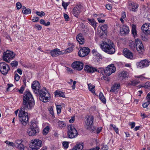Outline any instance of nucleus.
Segmentation results:
<instances>
[{"instance_id": "nucleus-35", "label": "nucleus", "mask_w": 150, "mask_h": 150, "mask_svg": "<svg viewBox=\"0 0 150 150\" xmlns=\"http://www.w3.org/2000/svg\"><path fill=\"white\" fill-rule=\"evenodd\" d=\"M58 126L62 128L66 126V123L63 121H59L58 122Z\"/></svg>"}, {"instance_id": "nucleus-38", "label": "nucleus", "mask_w": 150, "mask_h": 150, "mask_svg": "<svg viewBox=\"0 0 150 150\" xmlns=\"http://www.w3.org/2000/svg\"><path fill=\"white\" fill-rule=\"evenodd\" d=\"M141 87H144L146 89H150V82L147 81L146 82L143 86H142Z\"/></svg>"}, {"instance_id": "nucleus-15", "label": "nucleus", "mask_w": 150, "mask_h": 150, "mask_svg": "<svg viewBox=\"0 0 150 150\" xmlns=\"http://www.w3.org/2000/svg\"><path fill=\"white\" fill-rule=\"evenodd\" d=\"M82 6L78 4L74 7L72 13L74 16L76 18H78L79 15L81 12V9Z\"/></svg>"}, {"instance_id": "nucleus-24", "label": "nucleus", "mask_w": 150, "mask_h": 150, "mask_svg": "<svg viewBox=\"0 0 150 150\" xmlns=\"http://www.w3.org/2000/svg\"><path fill=\"white\" fill-rule=\"evenodd\" d=\"M76 39L79 43L81 45L83 44L84 42V39L82 34H79L77 35Z\"/></svg>"}, {"instance_id": "nucleus-6", "label": "nucleus", "mask_w": 150, "mask_h": 150, "mask_svg": "<svg viewBox=\"0 0 150 150\" xmlns=\"http://www.w3.org/2000/svg\"><path fill=\"white\" fill-rule=\"evenodd\" d=\"M42 142L38 139H33L29 144L32 150H38L42 145Z\"/></svg>"}, {"instance_id": "nucleus-64", "label": "nucleus", "mask_w": 150, "mask_h": 150, "mask_svg": "<svg viewBox=\"0 0 150 150\" xmlns=\"http://www.w3.org/2000/svg\"><path fill=\"white\" fill-rule=\"evenodd\" d=\"M149 26L148 28L147 31L146 35L150 34V23H148Z\"/></svg>"}, {"instance_id": "nucleus-51", "label": "nucleus", "mask_w": 150, "mask_h": 150, "mask_svg": "<svg viewBox=\"0 0 150 150\" xmlns=\"http://www.w3.org/2000/svg\"><path fill=\"white\" fill-rule=\"evenodd\" d=\"M73 50V48L72 47H70L68 48L65 50L64 53H70L72 52Z\"/></svg>"}, {"instance_id": "nucleus-45", "label": "nucleus", "mask_w": 150, "mask_h": 150, "mask_svg": "<svg viewBox=\"0 0 150 150\" xmlns=\"http://www.w3.org/2000/svg\"><path fill=\"white\" fill-rule=\"evenodd\" d=\"M69 3L65 2L63 1H62V5L65 10H66L67 6L69 5Z\"/></svg>"}, {"instance_id": "nucleus-10", "label": "nucleus", "mask_w": 150, "mask_h": 150, "mask_svg": "<svg viewBox=\"0 0 150 150\" xmlns=\"http://www.w3.org/2000/svg\"><path fill=\"white\" fill-rule=\"evenodd\" d=\"M10 70V67L8 64L5 62L0 63V71L2 74L6 75Z\"/></svg>"}, {"instance_id": "nucleus-4", "label": "nucleus", "mask_w": 150, "mask_h": 150, "mask_svg": "<svg viewBox=\"0 0 150 150\" xmlns=\"http://www.w3.org/2000/svg\"><path fill=\"white\" fill-rule=\"evenodd\" d=\"M38 93L39 95V99L41 101L44 103L49 101L50 98V95L45 88L40 90Z\"/></svg>"}, {"instance_id": "nucleus-50", "label": "nucleus", "mask_w": 150, "mask_h": 150, "mask_svg": "<svg viewBox=\"0 0 150 150\" xmlns=\"http://www.w3.org/2000/svg\"><path fill=\"white\" fill-rule=\"evenodd\" d=\"M35 13L37 15L40 17L44 16L45 15V13L43 11H41L40 12L39 11H37Z\"/></svg>"}, {"instance_id": "nucleus-25", "label": "nucleus", "mask_w": 150, "mask_h": 150, "mask_svg": "<svg viewBox=\"0 0 150 150\" xmlns=\"http://www.w3.org/2000/svg\"><path fill=\"white\" fill-rule=\"evenodd\" d=\"M120 79L123 80L124 79L127 78L128 76V73L125 71H123L121 72L119 74Z\"/></svg>"}, {"instance_id": "nucleus-8", "label": "nucleus", "mask_w": 150, "mask_h": 150, "mask_svg": "<svg viewBox=\"0 0 150 150\" xmlns=\"http://www.w3.org/2000/svg\"><path fill=\"white\" fill-rule=\"evenodd\" d=\"M15 56L13 52L8 50L4 52L3 59L4 61L9 62L10 60L13 59Z\"/></svg>"}, {"instance_id": "nucleus-1", "label": "nucleus", "mask_w": 150, "mask_h": 150, "mask_svg": "<svg viewBox=\"0 0 150 150\" xmlns=\"http://www.w3.org/2000/svg\"><path fill=\"white\" fill-rule=\"evenodd\" d=\"M100 46L102 50L109 54H114L115 51V45L112 41L108 39L100 42Z\"/></svg>"}, {"instance_id": "nucleus-60", "label": "nucleus", "mask_w": 150, "mask_h": 150, "mask_svg": "<svg viewBox=\"0 0 150 150\" xmlns=\"http://www.w3.org/2000/svg\"><path fill=\"white\" fill-rule=\"evenodd\" d=\"M75 121V116H73L71 117V118L69 120V122L70 123H73Z\"/></svg>"}, {"instance_id": "nucleus-2", "label": "nucleus", "mask_w": 150, "mask_h": 150, "mask_svg": "<svg viewBox=\"0 0 150 150\" xmlns=\"http://www.w3.org/2000/svg\"><path fill=\"white\" fill-rule=\"evenodd\" d=\"M18 116L19 120L22 124L24 126H26L28 123L29 117L28 114L25 111L23 106L21 107L20 109Z\"/></svg>"}, {"instance_id": "nucleus-9", "label": "nucleus", "mask_w": 150, "mask_h": 150, "mask_svg": "<svg viewBox=\"0 0 150 150\" xmlns=\"http://www.w3.org/2000/svg\"><path fill=\"white\" fill-rule=\"evenodd\" d=\"M135 48L139 54H143L144 51V48L142 41L138 39L136 40Z\"/></svg>"}, {"instance_id": "nucleus-34", "label": "nucleus", "mask_w": 150, "mask_h": 150, "mask_svg": "<svg viewBox=\"0 0 150 150\" xmlns=\"http://www.w3.org/2000/svg\"><path fill=\"white\" fill-rule=\"evenodd\" d=\"M144 74H142L139 76H135V77L139 78V79L142 81L145 80L146 79H149V78L144 76Z\"/></svg>"}, {"instance_id": "nucleus-56", "label": "nucleus", "mask_w": 150, "mask_h": 150, "mask_svg": "<svg viewBox=\"0 0 150 150\" xmlns=\"http://www.w3.org/2000/svg\"><path fill=\"white\" fill-rule=\"evenodd\" d=\"M18 91L19 92V93H22L23 92V91L24 90V87L22 86L21 88L20 89H18Z\"/></svg>"}, {"instance_id": "nucleus-28", "label": "nucleus", "mask_w": 150, "mask_h": 150, "mask_svg": "<svg viewBox=\"0 0 150 150\" xmlns=\"http://www.w3.org/2000/svg\"><path fill=\"white\" fill-rule=\"evenodd\" d=\"M129 46L131 49L134 50L136 47V42H135L134 41H130L129 42Z\"/></svg>"}, {"instance_id": "nucleus-42", "label": "nucleus", "mask_w": 150, "mask_h": 150, "mask_svg": "<svg viewBox=\"0 0 150 150\" xmlns=\"http://www.w3.org/2000/svg\"><path fill=\"white\" fill-rule=\"evenodd\" d=\"M92 52L93 56L97 57H100V54L95 50H93Z\"/></svg>"}, {"instance_id": "nucleus-20", "label": "nucleus", "mask_w": 150, "mask_h": 150, "mask_svg": "<svg viewBox=\"0 0 150 150\" xmlns=\"http://www.w3.org/2000/svg\"><path fill=\"white\" fill-rule=\"evenodd\" d=\"M50 53L51 55L53 57H55L57 56H58L62 54V52L59 49L56 48L51 50Z\"/></svg>"}, {"instance_id": "nucleus-33", "label": "nucleus", "mask_w": 150, "mask_h": 150, "mask_svg": "<svg viewBox=\"0 0 150 150\" xmlns=\"http://www.w3.org/2000/svg\"><path fill=\"white\" fill-rule=\"evenodd\" d=\"M88 86L89 90L93 93H95V86L92 85L91 83L88 84Z\"/></svg>"}, {"instance_id": "nucleus-7", "label": "nucleus", "mask_w": 150, "mask_h": 150, "mask_svg": "<svg viewBox=\"0 0 150 150\" xmlns=\"http://www.w3.org/2000/svg\"><path fill=\"white\" fill-rule=\"evenodd\" d=\"M67 134L70 138H75L77 136V131L74 125H71L68 126Z\"/></svg>"}, {"instance_id": "nucleus-16", "label": "nucleus", "mask_w": 150, "mask_h": 150, "mask_svg": "<svg viewBox=\"0 0 150 150\" xmlns=\"http://www.w3.org/2000/svg\"><path fill=\"white\" fill-rule=\"evenodd\" d=\"M25 102L24 103V101H23V105H24L23 107L24 108L25 107L28 109H30L32 108L35 104L34 99L25 101Z\"/></svg>"}, {"instance_id": "nucleus-59", "label": "nucleus", "mask_w": 150, "mask_h": 150, "mask_svg": "<svg viewBox=\"0 0 150 150\" xmlns=\"http://www.w3.org/2000/svg\"><path fill=\"white\" fill-rule=\"evenodd\" d=\"M146 98L147 100V102L149 103L150 104V93H148L146 96Z\"/></svg>"}, {"instance_id": "nucleus-57", "label": "nucleus", "mask_w": 150, "mask_h": 150, "mask_svg": "<svg viewBox=\"0 0 150 150\" xmlns=\"http://www.w3.org/2000/svg\"><path fill=\"white\" fill-rule=\"evenodd\" d=\"M39 18L37 17H34L32 20V21L34 22H37L38 21Z\"/></svg>"}, {"instance_id": "nucleus-22", "label": "nucleus", "mask_w": 150, "mask_h": 150, "mask_svg": "<svg viewBox=\"0 0 150 150\" xmlns=\"http://www.w3.org/2000/svg\"><path fill=\"white\" fill-rule=\"evenodd\" d=\"M129 8L130 10L134 12L136 11V9L139 6L138 4L134 2L129 3Z\"/></svg>"}, {"instance_id": "nucleus-30", "label": "nucleus", "mask_w": 150, "mask_h": 150, "mask_svg": "<svg viewBox=\"0 0 150 150\" xmlns=\"http://www.w3.org/2000/svg\"><path fill=\"white\" fill-rule=\"evenodd\" d=\"M132 33L134 37L137 35V32L136 30V26L135 25L132 24Z\"/></svg>"}, {"instance_id": "nucleus-55", "label": "nucleus", "mask_w": 150, "mask_h": 150, "mask_svg": "<svg viewBox=\"0 0 150 150\" xmlns=\"http://www.w3.org/2000/svg\"><path fill=\"white\" fill-rule=\"evenodd\" d=\"M20 77V76L17 74H15L14 79L17 81H18L19 80Z\"/></svg>"}, {"instance_id": "nucleus-18", "label": "nucleus", "mask_w": 150, "mask_h": 150, "mask_svg": "<svg viewBox=\"0 0 150 150\" xmlns=\"http://www.w3.org/2000/svg\"><path fill=\"white\" fill-rule=\"evenodd\" d=\"M34 99L31 94V93L29 91L25 92V93L24 96L23 97V101H27L30 100Z\"/></svg>"}, {"instance_id": "nucleus-58", "label": "nucleus", "mask_w": 150, "mask_h": 150, "mask_svg": "<svg viewBox=\"0 0 150 150\" xmlns=\"http://www.w3.org/2000/svg\"><path fill=\"white\" fill-rule=\"evenodd\" d=\"M97 20L98 22L99 23H103L105 22V20L104 19H101L100 17L98 18H97Z\"/></svg>"}, {"instance_id": "nucleus-11", "label": "nucleus", "mask_w": 150, "mask_h": 150, "mask_svg": "<svg viewBox=\"0 0 150 150\" xmlns=\"http://www.w3.org/2000/svg\"><path fill=\"white\" fill-rule=\"evenodd\" d=\"M85 119L86 128L87 129H90L91 128V126L93 124V117L92 115H88L86 117Z\"/></svg>"}, {"instance_id": "nucleus-17", "label": "nucleus", "mask_w": 150, "mask_h": 150, "mask_svg": "<svg viewBox=\"0 0 150 150\" xmlns=\"http://www.w3.org/2000/svg\"><path fill=\"white\" fill-rule=\"evenodd\" d=\"M90 50L88 47H83L78 52L79 55L81 57H85L88 54Z\"/></svg>"}, {"instance_id": "nucleus-41", "label": "nucleus", "mask_w": 150, "mask_h": 150, "mask_svg": "<svg viewBox=\"0 0 150 150\" xmlns=\"http://www.w3.org/2000/svg\"><path fill=\"white\" fill-rule=\"evenodd\" d=\"M64 148L65 149H67L69 147V142H63L62 143Z\"/></svg>"}, {"instance_id": "nucleus-63", "label": "nucleus", "mask_w": 150, "mask_h": 150, "mask_svg": "<svg viewBox=\"0 0 150 150\" xmlns=\"http://www.w3.org/2000/svg\"><path fill=\"white\" fill-rule=\"evenodd\" d=\"M102 130V127H99L96 130V133L97 134H98Z\"/></svg>"}, {"instance_id": "nucleus-44", "label": "nucleus", "mask_w": 150, "mask_h": 150, "mask_svg": "<svg viewBox=\"0 0 150 150\" xmlns=\"http://www.w3.org/2000/svg\"><path fill=\"white\" fill-rule=\"evenodd\" d=\"M108 28V25L106 24H105L101 26L100 29L102 31L104 32L107 30Z\"/></svg>"}, {"instance_id": "nucleus-21", "label": "nucleus", "mask_w": 150, "mask_h": 150, "mask_svg": "<svg viewBox=\"0 0 150 150\" xmlns=\"http://www.w3.org/2000/svg\"><path fill=\"white\" fill-rule=\"evenodd\" d=\"M84 70L87 72L88 73H93L95 71H97L96 68L88 65H86L85 66Z\"/></svg>"}, {"instance_id": "nucleus-49", "label": "nucleus", "mask_w": 150, "mask_h": 150, "mask_svg": "<svg viewBox=\"0 0 150 150\" xmlns=\"http://www.w3.org/2000/svg\"><path fill=\"white\" fill-rule=\"evenodd\" d=\"M139 80H134L131 82V84L133 86H135L139 83Z\"/></svg>"}, {"instance_id": "nucleus-40", "label": "nucleus", "mask_w": 150, "mask_h": 150, "mask_svg": "<svg viewBox=\"0 0 150 150\" xmlns=\"http://www.w3.org/2000/svg\"><path fill=\"white\" fill-rule=\"evenodd\" d=\"M50 129L49 126L46 127L43 129V134L44 135H46L48 133Z\"/></svg>"}, {"instance_id": "nucleus-36", "label": "nucleus", "mask_w": 150, "mask_h": 150, "mask_svg": "<svg viewBox=\"0 0 150 150\" xmlns=\"http://www.w3.org/2000/svg\"><path fill=\"white\" fill-rule=\"evenodd\" d=\"M16 146L19 150H26V148L25 147L23 144L17 145Z\"/></svg>"}, {"instance_id": "nucleus-39", "label": "nucleus", "mask_w": 150, "mask_h": 150, "mask_svg": "<svg viewBox=\"0 0 150 150\" xmlns=\"http://www.w3.org/2000/svg\"><path fill=\"white\" fill-rule=\"evenodd\" d=\"M56 109L57 114L59 115L61 112L62 106L60 105H56Z\"/></svg>"}, {"instance_id": "nucleus-48", "label": "nucleus", "mask_w": 150, "mask_h": 150, "mask_svg": "<svg viewBox=\"0 0 150 150\" xmlns=\"http://www.w3.org/2000/svg\"><path fill=\"white\" fill-rule=\"evenodd\" d=\"M5 142L8 145H10V146H12L13 147H14L16 146L15 144L13 142H10L6 141Z\"/></svg>"}, {"instance_id": "nucleus-27", "label": "nucleus", "mask_w": 150, "mask_h": 150, "mask_svg": "<svg viewBox=\"0 0 150 150\" xmlns=\"http://www.w3.org/2000/svg\"><path fill=\"white\" fill-rule=\"evenodd\" d=\"M88 23L93 27L95 29L96 28V24L97 23L96 22L95 20L93 18L90 19L88 18Z\"/></svg>"}, {"instance_id": "nucleus-5", "label": "nucleus", "mask_w": 150, "mask_h": 150, "mask_svg": "<svg viewBox=\"0 0 150 150\" xmlns=\"http://www.w3.org/2000/svg\"><path fill=\"white\" fill-rule=\"evenodd\" d=\"M116 70V68L113 64H111L108 65L106 68L105 69H104L103 68H100L98 70L99 73H102L103 71L105 74L107 76H109L114 73Z\"/></svg>"}, {"instance_id": "nucleus-3", "label": "nucleus", "mask_w": 150, "mask_h": 150, "mask_svg": "<svg viewBox=\"0 0 150 150\" xmlns=\"http://www.w3.org/2000/svg\"><path fill=\"white\" fill-rule=\"evenodd\" d=\"M39 128L37 124L34 121L31 122L30 127L27 129V132L28 135L30 136H34L39 133Z\"/></svg>"}, {"instance_id": "nucleus-62", "label": "nucleus", "mask_w": 150, "mask_h": 150, "mask_svg": "<svg viewBox=\"0 0 150 150\" xmlns=\"http://www.w3.org/2000/svg\"><path fill=\"white\" fill-rule=\"evenodd\" d=\"M108 147L106 145H104L101 148V150H108Z\"/></svg>"}, {"instance_id": "nucleus-46", "label": "nucleus", "mask_w": 150, "mask_h": 150, "mask_svg": "<svg viewBox=\"0 0 150 150\" xmlns=\"http://www.w3.org/2000/svg\"><path fill=\"white\" fill-rule=\"evenodd\" d=\"M18 64V62L17 61H14L12 62L11 63V65L13 67H16Z\"/></svg>"}, {"instance_id": "nucleus-54", "label": "nucleus", "mask_w": 150, "mask_h": 150, "mask_svg": "<svg viewBox=\"0 0 150 150\" xmlns=\"http://www.w3.org/2000/svg\"><path fill=\"white\" fill-rule=\"evenodd\" d=\"M49 111L50 113L53 116H54V113L53 108L52 107H50L49 108Z\"/></svg>"}, {"instance_id": "nucleus-12", "label": "nucleus", "mask_w": 150, "mask_h": 150, "mask_svg": "<svg viewBox=\"0 0 150 150\" xmlns=\"http://www.w3.org/2000/svg\"><path fill=\"white\" fill-rule=\"evenodd\" d=\"M33 92L37 95L38 94V92L40 91V85L39 82L37 81H34L31 86Z\"/></svg>"}, {"instance_id": "nucleus-14", "label": "nucleus", "mask_w": 150, "mask_h": 150, "mask_svg": "<svg viewBox=\"0 0 150 150\" xmlns=\"http://www.w3.org/2000/svg\"><path fill=\"white\" fill-rule=\"evenodd\" d=\"M150 64V61L147 59H144L137 63V67L142 69L145 67H147Z\"/></svg>"}, {"instance_id": "nucleus-37", "label": "nucleus", "mask_w": 150, "mask_h": 150, "mask_svg": "<svg viewBox=\"0 0 150 150\" xmlns=\"http://www.w3.org/2000/svg\"><path fill=\"white\" fill-rule=\"evenodd\" d=\"M76 150H81L83 148V145L81 144H76L74 146Z\"/></svg>"}, {"instance_id": "nucleus-19", "label": "nucleus", "mask_w": 150, "mask_h": 150, "mask_svg": "<svg viewBox=\"0 0 150 150\" xmlns=\"http://www.w3.org/2000/svg\"><path fill=\"white\" fill-rule=\"evenodd\" d=\"M123 53L124 56L127 58L132 59L133 57V54L127 49H124Z\"/></svg>"}, {"instance_id": "nucleus-47", "label": "nucleus", "mask_w": 150, "mask_h": 150, "mask_svg": "<svg viewBox=\"0 0 150 150\" xmlns=\"http://www.w3.org/2000/svg\"><path fill=\"white\" fill-rule=\"evenodd\" d=\"M110 126L111 127H113V129L115 130L116 133L117 134L118 133V129L117 127H116V126L115 125L111 124H110Z\"/></svg>"}, {"instance_id": "nucleus-52", "label": "nucleus", "mask_w": 150, "mask_h": 150, "mask_svg": "<svg viewBox=\"0 0 150 150\" xmlns=\"http://www.w3.org/2000/svg\"><path fill=\"white\" fill-rule=\"evenodd\" d=\"M23 142V141L22 139H17L15 141V142L17 144V145H19L21 144H22V143Z\"/></svg>"}, {"instance_id": "nucleus-29", "label": "nucleus", "mask_w": 150, "mask_h": 150, "mask_svg": "<svg viewBox=\"0 0 150 150\" xmlns=\"http://www.w3.org/2000/svg\"><path fill=\"white\" fill-rule=\"evenodd\" d=\"M99 98L101 101L104 103H106V100L104 96L101 92H100L99 94Z\"/></svg>"}, {"instance_id": "nucleus-26", "label": "nucleus", "mask_w": 150, "mask_h": 150, "mask_svg": "<svg viewBox=\"0 0 150 150\" xmlns=\"http://www.w3.org/2000/svg\"><path fill=\"white\" fill-rule=\"evenodd\" d=\"M149 26L148 23L144 24L141 27L142 30L145 35L147 34L148 28Z\"/></svg>"}, {"instance_id": "nucleus-13", "label": "nucleus", "mask_w": 150, "mask_h": 150, "mask_svg": "<svg viewBox=\"0 0 150 150\" xmlns=\"http://www.w3.org/2000/svg\"><path fill=\"white\" fill-rule=\"evenodd\" d=\"M71 66L72 68L74 69L81 71L83 67V64L81 62L76 61L73 62Z\"/></svg>"}, {"instance_id": "nucleus-53", "label": "nucleus", "mask_w": 150, "mask_h": 150, "mask_svg": "<svg viewBox=\"0 0 150 150\" xmlns=\"http://www.w3.org/2000/svg\"><path fill=\"white\" fill-rule=\"evenodd\" d=\"M16 6L17 9L18 10L20 9L22 6L21 4L19 2L17 3L16 4Z\"/></svg>"}, {"instance_id": "nucleus-32", "label": "nucleus", "mask_w": 150, "mask_h": 150, "mask_svg": "<svg viewBox=\"0 0 150 150\" xmlns=\"http://www.w3.org/2000/svg\"><path fill=\"white\" fill-rule=\"evenodd\" d=\"M55 95V96H59L65 98V95L64 94V93L62 91H56L54 92Z\"/></svg>"}, {"instance_id": "nucleus-43", "label": "nucleus", "mask_w": 150, "mask_h": 150, "mask_svg": "<svg viewBox=\"0 0 150 150\" xmlns=\"http://www.w3.org/2000/svg\"><path fill=\"white\" fill-rule=\"evenodd\" d=\"M31 9L29 8H27L22 11L23 13L25 14H30L31 13Z\"/></svg>"}, {"instance_id": "nucleus-61", "label": "nucleus", "mask_w": 150, "mask_h": 150, "mask_svg": "<svg viewBox=\"0 0 150 150\" xmlns=\"http://www.w3.org/2000/svg\"><path fill=\"white\" fill-rule=\"evenodd\" d=\"M35 28L38 30H40L42 29V27L39 25H35Z\"/></svg>"}, {"instance_id": "nucleus-23", "label": "nucleus", "mask_w": 150, "mask_h": 150, "mask_svg": "<svg viewBox=\"0 0 150 150\" xmlns=\"http://www.w3.org/2000/svg\"><path fill=\"white\" fill-rule=\"evenodd\" d=\"M120 86V83H115L112 86L110 92H115L119 90Z\"/></svg>"}, {"instance_id": "nucleus-31", "label": "nucleus", "mask_w": 150, "mask_h": 150, "mask_svg": "<svg viewBox=\"0 0 150 150\" xmlns=\"http://www.w3.org/2000/svg\"><path fill=\"white\" fill-rule=\"evenodd\" d=\"M122 28L125 34H127L129 33V27L126 25H123L122 26Z\"/></svg>"}]
</instances>
